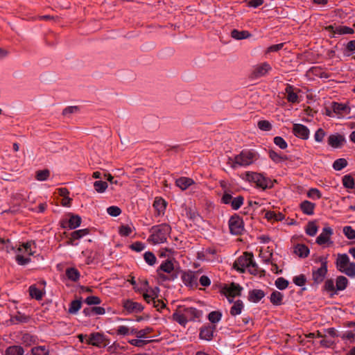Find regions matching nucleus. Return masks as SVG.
Masks as SVG:
<instances>
[{"mask_svg": "<svg viewBox=\"0 0 355 355\" xmlns=\"http://www.w3.org/2000/svg\"><path fill=\"white\" fill-rule=\"evenodd\" d=\"M201 316V311L193 307L179 306L173 314V319L185 327L188 322L193 321Z\"/></svg>", "mask_w": 355, "mask_h": 355, "instance_id": "nucleus-1", "label": "nucleus"}, {"mask_svg": "<svg viewBox=\"0 0 355 355\" xmlns=\"http://www.w3.org/2000/svg\"><path fill=\"white\" fill-rule=\"evenodd\" d=\"M5 355H24V349L19 346H12L6 350Z\"/></svg>", "mask_w": 355, "mask_h": 355, "instance_id": "nucleus-40", "label": "nucleus"}, {"mask_svg": "<svg viewBox=\"0 0 355 355\" xmlns=\"http://www.w3.org/2000/svg\"><path fill=\"white\" fill-rule=\"evenodd\" d=\"M81 218L78 215L69 213L61 220L60 224L63 228L75 229L80 226Z\"/></svg>", "mask_w": 355, "mask_h": 355, "instance_id": "nucleus-9", "label": "nucleus"}, {"mask_svg": "<svg viewBox=\"0 0 355 355\" xmlns=\"http://www.w3.org/2000/svg\"><path fill=\"white\" fill-rule=\"evenodd\" d=\"M306 196L313 200H317L322 198V193L316 188H311L307 191Z\"/></svg>", "mask_w": 355, "mask_h": 355, "instance_id": "nucleus-37", "label": "nucleus"}, {"mask_svg": "<svg viewBox=\"0 0 355 355\" xmlns=\"http://www.w3.org/2000/svg\"><path fill=\"white\" fill-rule=\"evenodd\" d=\"M294 253L299 257H306L309 254V249L307 245H295Z\"/></svg>", "mask_w": 355, "mask_h": 355, "instance_id": "nucleus-32", "label": "nucleus"}, {"mask_svg": "<svg viewBox=\"0 0 355 355\" xmlns=\"http://www.w3.org/2000/svg\"><path fill=\"white\" fill-rule=\"evenodd\" d=\"M283 295L279 291H274L270 295V302L275 305H279L282 303Z\"/></svg>", "mask_w": 355, "mask_h": 355, "instance_id": "nucleus-44", "label": "nucleus"}, {"mask_svg": "<svg viewBox=\"0 0 355 355\" xmlns=\"http://www.w3.org/2000/svg\"><path fill=\"white\" fill-rule=\"evenodd\" d=\"M274 143L276 146L281 149H286L288 146L286 141L281 137H275L274 138Z\"/></svg>", "mask_w": 355, "mask_h": 355, "instance_id": "nucleus-60", "label": "nucleus"}, {"mask_svg": "<svg viewBox=\"0 0 355 355\" xmlns=\"http://www.w3.org/2000/svg\"><path fill=\"white\" fill-rule=\"evenodd\" d=\"M258 128L263 131H269L272 129V124L266 120L259 121L257 123Z\"/></svg>", "mask_w": 355, "mask_h": 355, "instance_id": "nucleus-56", "label": "nucleus"}, {"mask_svg": "<svg viewBox=\"0 0 355 355\" xmlns=\"http://www.w3.org/2000/svg\"><path fill=\"white\" fill-rule=\"evenodd\" d=\"M85 302L89 305H96L101 303V300L96 296H89L85 299Z\"/></svg>", "mask_w": 355, "mask_h": 355, "instance_id": "nucleus-62", "label": "nucleus"}, {"mask_svg": "<svg viewBox=\"0 0 355 355\" xmlns=\"http://www.w3.org/2000/svg\"><path fill=\"white\" fill-rule=\"evenodd\" d=\"M241 291L242 288L235 283L225 284L222 288V293L230 303L233 302L234 297L241 295Z\"/></svg>", "mask_w": 355, "mask_h": 355, "instance_id": "nucleus-7", "label": "nucleus"}, {"mask_svg": "<svg viewBox=\"0 0 355 355\" xmlns=\"http://www.w3.org/2000/svg\"><path fill=\"white\" fill-rule=\"evenodd\" d=\"M265 218L268 220L280 221L284 218V216L280 212L276 213L272 211H268L265 214Z\"/></svg>", "mask_w": 355, "mask_h": 355, "instance_id": "nucleus-34", "label": "nucleus"}, {"mask_svg": "<svg viewBox=\"0 0 355 355\" xmlns=\"http://www.w3.org/2000/svg\"><path fill=\"white\" fill-rule=\"evenodd\" d=\"M152 331V328L146 327L145 329L138 330L137 338H146L148 334Z\"/></svg>", "mask_w": 355, "mask_h": 355, "instance_id": "nucleus-64", "label": "nucleus"}, {"mask_svg": "<svg viewBox=\"0 0 355 355\" xmlns=\"http://www.w3.org/2000/svg\"><path fill=\"white\" fill-rule=\"evenodd\" d=\"M119 232L121 236H127L132 232V228L129 225H122L119 227Z\"/></svg>", "mask_w": 355, "mask_h": 355, "instance_id": "nucleus-59", "label": "nucleus"}, {"mask_svg": "<svg viewBox=\"0 0 355 355\" xmlns=\"http://www.w3.org/2000/svg\"><path fill=\"white\" fill-rule=\"evenodd\" d=\"M159 288L155 287L153 288H149L144 293L143 296L144 300L148 303H153L154 300H156L159 296Z\"/></svg>", "mask_w": 355, "mask_h": 355, "instance_id": "nucleus-22", "label": "nucleus"}, {"mask_svg": "<svg viewBox=\"0 0 355 355\" xmlns=\"http://www.w3.org/2000/svg\"><path fill=\"white\" fill-rule=\"evenodd\" d=\"M171 232V227L167 224H161L154 226L150 230L149 240L153 244H163L167 241Z\"/></svg>", "mask_w": 355, "mask_h": 355, "instance_id": "nucleus-3", "label": "nucleus"}, {"mask_svg": "<svg viewBox=\"0 0 355 355\" xmlns=\"http://www.w3.org/2000/svg\"><path fill=\"white\" fill-rule=\"evenodd\" d=\"M182 280L186 286L193 287L197 285L198 278L193 272L188 271L182 275Z\"/></svg>", "mask_w": 355, "mask_h": 355, "instance_id": "nucleus-18", "label": "nucleus"}, {"mask_svg": "<svg viewBox=\"0 0 355 355\" xmlns=\"http://www.w3.org/2000/svg\"><path fill=\"white\" fill-rule=\"evenodd\" d=\"M325 290L331 292L332 293H335L336 290V287L335 288L334 282L332 279H328L324 283Z\"/></svg>", "mask_w": 355, "mask_h": 355, "instance_id": "nucleus-63", "label": "nucleus"}, {"mask_svg": "<svg viewBox=\"0 0 355 355\" xmlns=\"http://www.w3.org/2000/svg\"><path fill=\"white\" fill-rule=\"evenodd\" d=\"M327 272V261L322 259L319 267L314 266L312 269V277L314 282L321 283L324 279Z\"/></svg>", "mask_w": 355, "mask_h": 355, "instance_id": "nucleus-8", "label": "nucleus"}, {"mask_svg": "<svg viewBox=\"0 0 355 355\" xmlns=\"http://www.w3.org/2000/svg\"><path fill=\"white\" fill-rule=\"evenodd\" d=\"M331 108L334 112L336 116L338 118L343 117L350 113V107L347 104L333 102L331 104Z\"/></svg>", "mask_w": 355, "mask_h": 355, "instance_id": "nucleus-11", "label": "nucleus"}, {"mask_svg": "<svg viewBox=\"0 0 355 355\" xmlns=\"http://www.w3.org/2000/svg\"><path fill=\"white\" fill-rule=\"evenodd\" d=\"M230 232L233 234H240L244 230L243 219L238 215L232 216L229 220Z\"/></svg>", "mask_w": 355, "mask_h": 355, "instance_id": "nucleus-10", "label": "nucleus"}, {"mask_svg": "<svg viewBox=\"0 0 355 355\" xmlns=\"http://www.w3.org/2000/svg\"><path fill=\"white\" fill-rule=\"evenodd\" d=\"M326 132L322 128H318L314 134V139L316 142L321 143L323 141Z\"/></svg>", "mask_w": 355, "mask_h": 355, "instance_id": "nucleus-53", "label": "nucleus"}, {"mask_svg": "<svg viewBox=\"0 0 355 355\" xmlns=\"http://www.w3.org/2000/svg\"><path fill=\"white\" fill-rule=\"evenodd\" d=\"M244 175L246 180L254 183L257 187L263 189L270 188L273 185L272 180L261 173L246 172Z\"/></svg>", "mask_w": 355, "mask_h": 355, "instance_id": "nucleus-5", "label": "nucleus"}, {"mask_svg": "<svg viewBox=\"0 0 355 355\" xmlns=\"http://www.w3.org/2000/svg\"><path fill=\"white\" fill-rule=\"evenodd\" d=\"M271 67L267 62H263L254 67L252 76L257 78L266 75L270 71Z\"/></svg>", "mask_w": 355, "mask_h": 355, "instance_id": "nucleus-14", "label": "nucleus"}, {"mask_svg": "<svg viewBox=\"0 0 355 355\" xmlns=\"http://www.w3.org/2000/svg\"><path fill=\"white\" fill-rule=\"evenodd\" d=\"M145 261L150 266H153L156 262L155 254L150 252H146L144 254Z\"/></svg>", "mask_w": 355, "mask_h": 355, "instance_id": "nucleus-52", "label": "nucleus"}, {"mask_svg": "<svg viewBox=\"0 0 355 355\" xmlns=\"http://www.w3.org/2000/svg\"><path fill=\"white\" fill-rule=\"evenodd\" d=\"M123 306L128 313H140L144 309L143 306L140 303L130 300H124L123 302Z\"/></svg>", "mask_w": 355, "mask_h": 355, "instance_id": "nucleus-13", "label": "nucleus"}, {"mask_svg": "<svg viewBox=\"0 0 355 355\" xmlns=\"http://www.w3.org/2000/svg\"><path fill=\"white\" fill-rule=\"evenodd\" d=\"M243 307L244 305L241 300H238L235 301L230 311L231 315L236 316L241 314L243 309Z\"/></svg>", "mask_w": 355, "mask_h": 355, "instance_id": "nucleus-28", "label": "nucleus"}, {"mask_svg": "<svg viewBox=\"0 0 355 355\" xmlns=\"http://www.w3.org/2000/svg\"><path fill=\"white\" fill-rule=\"evenodd\" d=\"M86 343L93 346L101 347L104 344V336L100 333L91 334L88 336Z\"/></svg>", "mask_w": 355, "mask_h": 355, "instance_id": "nucleus-19", "label": "nucleus"}, {"mask_svg": "<svg viewBox=\"0 0 355 355\" xmlns=\"http://www.w3.org/2000/svg\"><path fill=\"white\" fill-rule=\"evenodd\" d=\"M94 187L96 192L104 193L108 187L107 183L101 180L94 182Z\"/></svg>", "mask_w": 355, "mask_h": 355, "instance_id": "nucleus-41", "label": "nucleus"}, {"mask_svg": "<svg viewBox=\"0 0 355 355\" xmlns=\"http://www.w3.org/2000/svg\"><path fill=\"white\" fill-rule=\"evenodd\" d=\"M107 212L109 215L116 217L120 215L121 211L120 208L116 206H111L107 209Z\"/></svg>", "mask_w": 355, "mask_h": 355, "instance_id": "nucleus-61", "label": "nucleus"}, {"mask_svg": "<svg viewBox=\"0 0 355 355\" xmlns=\"http://www.w3.org/2000/svg\"><path fill=\"white\" fill-rule=\"evenodd\" d=\"M216 253V250L212 248H208L205 252L202 251L198 253V258L200 259L210 260L211 256Z\"/></svg>", "mask_w": 355, "mask_h": 355, "instance_id": "nucleus-38", "label": "nucleus"}, {"mask_svg": "<svg viewBox=\"0 0 355 355\" xmlns=\"http://www.w3.org/2000/svg\"><path fill=\"white\" fill-rule=\"evenodd\" d=\"M333 234V230L328 225H325L320 234L317 238V244L328 243L331 236Z\"/></svg>", "mask_w": 355, "mask_h": 355, "instance_id": "nucleus-20", "label": "nucleus"}, {"mask_svg": "<svg viewBox=\"0 0 355 355\" xmlns=\"http://www.w3.org/2000/svg\"><path fill=\"white\" fill-rule=\"evenodd\" d=\"M348 284V279L344 276H338L336 280V291H343Z\"/></svg>", "mask_w": 355, "mask_h": 355, "instance_id": "nucleus-35", "label": "nucleus"}, {"mask_svg": "<svg viewBox=\"0 0 355 355\" xmlns=\"http://www.w3.org/2000/svg\"><path fill=\"white\" fill-rule=\"evenodd\" d=\"M288 282L283 277H279L275 281V286L280 290H284L287 288Z\"/></svg>", "mask_w": 355, "mask_h": 355, "instance_id": "nucleus-58", "label": "nucleus"}, {"mask_svg": "<svg viewBox=\"0 0 355 355\" xmlns=\"http://www.w3.org/2000/svg\"><path fill=\"white\" fill-rule=\"evenodd\" d=\"M251 34L248 31H239L234 29L231 32V37L235 40H240L249 38Z\"/></svg>", "mask_w": 355, "mask_h": 355, "instance_id": "nucleus-29", "label": "nucleus"}, {"mask_svg": "<svg viewBox=\"0 0 355 355\" xmlns=\"http://www.w3.org/2000/svg\"><path fill=\"white\" fill-rule=\"evenodd\" d=\"M343 234L345 236L349 239H355V230H354L351 226H345L343 227Z\"/></svg>", "mask_w": 355, "mask_h": 355, "instance_id": "nucleus-54", "label": "nucleus"}, {"mask_svg": "<svg viewBox=\"0 0 355 355\" xmlns=\"http://www.w3.org/2000/svg\"><path fill=\"white\" fill-rule=\"evenodd\" d=\"M215 327L211 326H205L201 328L200 331V338L203 340H211Z\"/></svg>", "mask_w": 355, "mask_h": 355, "instance_id": "nucleus-26", "label": "nucleus"}, {"mask_svg": "<svg viewBox=\"0 0 355 355\" xmlns=\"http://www.w3.org/2000/svg\"><path fill=\"white\" fill-rule=\"evenodd\" d=\"M318 230V228L315 222L312 221L308 223L305 231L308 235L313 236L317 234Z\"/></svg>", "mask_w": 355, "mask_h": 355, "instance_id": "nucleus-42", "label": "nucleus"}, {"mask_svg": "<svg viewBox=\"0 0 355 355\" xmlns=\"http://www.w3.org/2000/svg\"><path fill=\"white\" fill-rule=\"evenodd\" d=\"M222 314L219 311H211L209 315L208 319L211 323H217L221 320Z\"/></svg>", "mask_w": 355, "mask_h": 355, "instance_id": "nucleus-50", "label": "nucleus"}, {"mask_svg": "<svg viewBox=\"0 0 355 355\" xmlns=\"http://www.w3.org/2000/svg\"><path fill=\"white\" fill-rule=\"evenodd\" d=\"M194 184V181L187 177H181L176 180L175 184L181 190H186L189 187Z\"/></svg>", "mask_w": 355, "mask_h": 355, "instance_id": "nucleus-27", "label": "nucleus"}, {"mask_svg": "<svg viewBox=\"0 0 355 355\" xmlns=\"http://www.w3.org/2000/svg\"><path fill=\"white\" fill-rule=\"evenodd\" d=\"M272 248L269 245H261L259 249V256L263 259V261L268 262L270 260L272 256Z\"/></svg>", "mask_w": 355, "mask_h": 355, "instance_id": "nucleus-25", "label": "nucleus"}, {"mask_svg": "<svg viewBox=\"0 0 355 355\" xmlns=\"http://www.w3.org/2000/svg\"><path fill=\"white\" fill-rule=\"evenodd\" d=\"M66 275L67 278L71 281L76 282L80 277V273L76 268H70L66 270Z\"/></svg>", "mask_w": 355, "mask_h": 355, "instance_id": "nucleus-39", "label": "nucleus"}, {"mask_svg": "<svg viewBox=\"0 0 355 355\" xmlns=\"http://www.w3.org/2000/svg\"><path fill=\"white\" fill-rule=\"evenodd\" d=\"M264 293L261 290L254 289L249 293V300L252 302H258L264 297Z\"/></svg>", "mask_w": 355, "mask_h": 355, "instance_id": "nucleus-30", "label": "nucleus"}, {"mask_svg": "<svg viewBox=\"0 0 355 355\" xmlns=\"http://www.w3.org/2000/svg\"><path fill=\"white\" fill-rule=\"evenodd\" d=\"M252 254L245 252L239 257L234 263V268L240 272L248 271L253 275L257 274V266L252 261Z\"/></svg>", "mask_w": 355, "mask_h": 355, "instance_id": "nucleus-2", "label": "nucleus"}, {"mask_svg": "<svg viewBox=\"0 0 355 355\" xmlns=\"http://www.w3.org/2000/svg\"><path fill=\"white\" fill-rule=\"evenodd\" d=\"M173 254L174 251L167 248H162L159 252V257L166 259H173Z\"/></svg>", "mask_w": 355, "mask_h": 355, "instance_id": "nucleus-43", "label": "nucleus"}, {"mask_svg": "<svg viewBox=\"0 0 355 355\" xmlns=\"http://www.w3.org/2000/svg\"><path fill=\"white\" fill-rule=\"evenodd\" d=\"M293 132L298 138L302 139H308L310 135L309 128L304 125L295 123L293 125Z\"/></svg>", "mask_w": 355, "mask_h": 355, "instance_id": "nucleus-12", "label": "nucleus"}, {"mask_svg": "<svg viewBox=\"0 0 355 355\" xmlns=\"http://www.w3.org/2000/svg\"><path fill=\"white\" fill-rule=\"evenodd\" d=\"M40 284V286H42V288H38L36 285H31L29 287V294L31 297L37 300H42L45 293L44 288L46 284V282L44 281H42Z\"/></svg>", "mask_w": 355, "mask_h": 355, "instance_id": "nucleus-15", "label": "nucleus"}, {"mask_svg": "<svg viewBox=\"0 0 355 355\" xmlns=\"http://www.w3.org/2000/svg\"><path fill=\"white\" fill-rule=\"evenodd\" d=\"M243 198L241 196H237L232 199V201L231 202V206L233 209L237 210L239 209L241 205L243 204Z\"/></svg>", "mask_w": 355, "mask_h": 355, "instance_id": "nucleus-51", "label": "nucleus"}, {"mask_svg": "<svg viewBox=\"0 0 355 355\" xmlns=\"http://www.w3.org/2000/svg\"><path fill=\"white\" fill-rule=\"evenodd\" d=\"M50 175V171L47 169L38 171L36 173L35 178L38 181L46 180Z\"/></svg>", "mask_w": 355, "mask_h": 355, "instance_id": "nucleus-48", "label": "nucleus"}, {"mask_svg": "<svg viewBox=\"0 0 355 355\" xmlns=\"http://www.w3.org/2000/svg\"><path fill=\"white\" fill-rule=\"evenodd\" d=\"M268 155L269 157L275 163H280L286 159V156H284L273 150H270Z\"/></svg>", "mask_w": 355, "mask_h": 355, "instance_id": "nucleus-36", "label": "nucleus"}, {"mask_svg": "<svg viewBox=\"0 0 355 355\" xmlns=\"http://www.w3.org/2000/svg\"><path fill=\"white\" fill-rule=\"evenodd\" d=\"M293 283L298 286H302L305 284L306 282V277L304 275H299L297 276H295L293 279Z\"/></svg>", "mask_w": 355, "mask_h": 355, "instance_id": "nucleus-55", "label": "nucleus"}, {"mask_svg": "<svg viewBox=\"0 0 355 355\" xmlns=\"http://www.w3.org/2000/svg\"><path fill=\"white\" fill-rule=\"evenodd\" d=\"M336 266L339 271L349 277H355V263L351 262L349 257L345 254H339L336 259Z\"/></svg>", "mask_w": 355, "mask_h": 355, "instance_id": "nucleus-6", "label": "nucleus"}, {"mask_svg": "<svg viewBox=\"0 0 355 355\" xmlns=\"http://www.w3.org/2000/svg\"><path fill=\"white\" fill-rule=\"evenodd\" d=\"M89 230L87 229H83L74 231L71 233V241H76L81 238L89 236Z\"/></svg>", "mask_w": 355, "mask_h": 355, "instance_id": "nucleus-33", "label": "nucleus"}, {"mask_svg": "<svg viewBox=\"0 0 355 355\" xmlns=\"http://www.w3.org/2000/svg\"><path fill=\"white\" fill-rule=\"evenodd\" d=\"M299 89L294 87L292 85H287L285 89V93L286 94V99L288 102L292 103H296L300 102L298 96Z\"/></svg>", "mask_w": 355, "mask_h": 355, "instance_id": "nucleus-17", "label": "nucleus"}, {"mask_svg": "<svg viewBox=\"0 0 355 355\" xmlns=\"http://www.w3.org/2000/svg\"><path fill=\"white\" fill-rule=\"evenodd\" d=\"M116 334L118 336H128L129 335V327L125 325H120L115 329Z\"/></svg>", "mask_w": 355, "mask_h": 355, "instance_id": "nucleus-57", "label": "nucleus"}, {"mask_svg": "<svg viewBox=\"0 0 355 355\" xmlns=\"http://www.w3.org/2000/svg\"><path fill=\"white\" fill-rule=\"evenodd\" d=\"M343 184L345 188L353 189L354 187V180L350 175H345L343 178Z\"/></svg>", "mask_w": 355, "mask_h": 355, "instance_id": "nucleus-46", "label": "nucleus"}, {"mask_svg": "<svg viewBox=\"0 0 355 355\" xmlns=\"http://www.w3.org/2000/svg\"><path fill=\"white\" fill-rule=\"evenodd\" d=\"M328 28L332 29V32L334 35H347L353 34L354 31L353 28L346 26H329Z\"/></svg>", "mask_w": 355, "mask_h": 355, "instance_id": "nucleus-24", "label": "nucleus"}, {"mask_svg": "<svg viewBox=\"0 0 355 355\" xmlns=\"http://www.w3.org/2000/svg\"><path fill=\"white\" fill-rule=\"evenodd\" d=\"M82 302L80 300H76L71 302L69 312L72 314L76 313L81 308Z\"/></svg>", "mask_w": 355, "mask_h": 355, "instance_id": "nucleus-47", "label": "nucleus"}, {"mask_svg": "<svg viewBox=\"0 0 355 355\" xmlns=\"http://www.w3.org/2000/svg\"><path fill=\"white\" fill-rule=\"evenodd\" d=\"M347 165V162L344 158L337 159L333 164V168L336 171H341Z\"/></svg>", "mask_w": 355, "mask_h": 355, "instance_id": "nucleus-45", "label": "nucleus"}, {"mask_svg": "<svg viewBox=\"0 0 355 355\" xmlns=\"http://www.w3.org/2000/svg\"><path fill=\"white\" fill-rule=\"evenodd\" d=\"M345 142V137L339 134L330 135L328 137V144L334 148H341Z\"/></svg>", "mask_w": 355, "mask_h": 355, "instance_id": "nucleus-16", "label": "nucleus"}, {"mask_svg": "<svg viewBox=\"0 0 355 355\" xmlns=\"http://www.w3.org/2000/svg\"><path fill=\"white\" fill-rule=\"evenodd\" d=\"M257 159L256 153L250 150H243L234 158L229 159V164L233 168L239 166H247L252 164Z\"/></svg>", "mask_w": 355, "mask_h": 355, "instance_id": "nucleus-4", "label": "nucleus"}, {"mask_svg": "<svg viewBox=\"0 0 355 355\" xmlns=\"http://www.w3.org/2000/svg\"><path fill=\"white\" fill-rule=\"evenodd\" d=\"M300 208L303 214L311 216L314 214V209L315 208V204L309 200H303L300 204Z\"/></svg>", "mask_w": 355, "mask_h": 355, "instance_id": "nucleus-23", "label": "nucleus"}, {"mask_svg": "<svg viewBox=\"0 0 355 355\" xmlns=\"http://www.w3.org/2000/svg\"><path fill=\"white\" fill-rule=\"evenodd\" d=\"M167 203L166 202L161 198H156L153 202V208L155 210V214L157 216H160L164 214Z\"/></svg>", "mask_w": 355, "mask_h": 355, "instance_id": "nucleus-21", "label": "nucleus"}, {"mask_svg": "<svg viewBox=\"0 0 355 355\" xmlns=\"http://www.w3.org/2000/svg\"><path fill=\"white\" fill-rule=\"evenodd\" d=\"M32 355H49V349L44 346L35 347L32 349Z\"/></svg>", "mask_w": 355, "mask_h": 355, "instance_id": "nucleus-49", "label": "nucleus"}, {"mask_svg": "<svg viewBox=\"0 0 355 355\" xmlns=\"http://www.w3.org/2000/svg\"><path fill=\"white\" fill-rule=\"evenodd\" d=\"M173 260V259H166L163 261L159 266L158 270H161L166 273L172 272L174 270Z\"/></svg>", "mask_w": 355, "mask_h": 355, "instance_id": "nucleus-31", "label": "nucleus"}]
</instances>
